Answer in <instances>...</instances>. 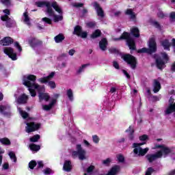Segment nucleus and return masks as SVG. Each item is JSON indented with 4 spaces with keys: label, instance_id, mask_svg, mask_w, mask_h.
Wrapping results in <instances>:
<instances>
[{
    "label": "nucleus",
    "instance_id": "obj_1",
    "mask_svg": "<svg viewBox=\"0 0 175 175\" xmlns=\"http://www.w3.org/2000/svg\"><path fill=\"white\" fill-rule=\"evenodd\" d=\"M36 76L33 75H25L23 79V84L27 87L29 92H30L31 96H36V91L38 92V98L40 100L49 101L50 96L47 93H44L46 88L43 85H39L36 83ZM36 90V91L35 90Z\"/></svg>",
    "mask_w": 175,
    "mask_h": 175
},
{
    "label": "nucleus",
    "instance_id": "obj_2",
    "mask_svg": "<svg viewBox=\"0 0 175 175\" xmlns=\"http://www.w3.org/2000/svg\"><path fill=\"white\" fill-rule=\"evenodd\" d=\"M35 5L38 8H44L45 6L46 8V14H48L49 17H53V21H55V23L62 21L63 18L62 15H55L54 10H53V8H51V4L50 3V1H39L36 2Z\"/></svg>",
    "mask_w": 175,
    "mask_h": 175
},
{
    "label": "nucleus",
    "instance_id": "obj_3",
    "mask_svg": "<svg viewBox=\"0 0 175 175\" xmlns=\"http://www.w3.org/2000/svg\"><path fill=\"white\" fill-rule=\"evenodd\" d=\"M154 148H160V150L154 154H148L146 158L149 162H152L158 158H162V157H166L167 154H170V149L165 145H156Z\"/></svg>",
    "mask_w": 175,
    "mask_h": 175
},
{
    "label": "nucleus",
    "instance_id": "obj_4",
    "mask_svg": "<svg viewBox=\"0 0 175 175\" xmlns=\"http://www.w3.org/2000/svg\"><path fill=\"white\" fill-rule=\"evenodd\" d=\"M144 144H146V142L133 144V153L135 157H144L148 152L150 150L148 148H142V146H144Z\"/></svg>",
    "mask_w": 175,
    "mask_h": 175
},
{
    "label": "nucleus",
    "instance_id": "obj_5",
    "mask_svg": "<svg viewBox=\"0 0 175 175\" xmlns=\"http://www.w3.org/2000/svg\"><path fill=\"white\" fill-rule=\"evenodd\" d=\"M148 49L142 48L138 51V53H147V54H152L157 51V42H155V37H152L148 41Z\"/></svg>",
    "mask_w": 175,
    "mask_h": 175
},
{
    "label": "nucleus",
    "instance_id": "obj_6",
    "mask_svg": "<svg viewBox=\"0 0 175 175\" xmlns=\"http://www.w3.org/2000/svg\"><path fill=\"white\" fill-rule=\"evenodd\" d=\"M76 150L72 151V156L73 158H79L81 161H84V159H87V151L83 149L81 144H77L76 146Z\"/></svg>",
    "mask_w": 175,
    "mask_h": 175
},
{
    "label": "nucleus",
    "instance_id": "obj_7",
    "mask_svg": "<svg viewBox=\"0 0 175 175\" xmlns=\"http://www.w3.org/2000/svg\"><path fill=\"white\" fill-rule=\"evenodd\" d=\"M169 62V55L166 53H162L160 57L156 59V64L159 69H163L165 64Z\"/></svg>",
    "mask_w": 175,
    "mask_h": 175
},
{
    "label": "nucleus",
    "instance_id": "obj_8",
    "mask_svg": "<svg viewBox=\"0 0 175 175\" xmlns=\"http://www.w3.org/2000/svg\"><path fill=\"white\" fill-rule=\"evenodd\" d=\"M120 39H125L127 42V44L130 50H135L136 46L135 45V40L131 38V36L129 33L124 32L120 38H115L114 40H120Z\"/></svg>",
    "mask_w": 175,
    "mask_h": 175
},
{
    "label": "nucleus",
    "instance_id": "obj_9",
    "mask_svg": "<svg viewBox=\"0 0 175 175\" xmlns=\"http://www.w3.org/2000/svg\"><path fill=\"white\" fill-rule=\"evenodd\" d=\"M122 58L125 62L131 66V69H135L137 62H136V58L131 55L127 54L122 56Z\"/></svg>",
    "mask_w": 175,
    "mask_h": 175
},
{
    "label": "nucleus",
    "instance_id": "obj_10",
    "mask_svg": "<svg viewBox=\"0 0 175 175\" xmlns=\"http://www.w3.org/2000/svg\"><path fill=\"white\" fill-rule=\"evenodd\" d=\"M18 95H20V91H17L14 94V97L16 98V102H17V103L19 105H25V103L28 102V95L25 94H21L19 96ZM17 96H18V98H17Z\"/></svg>",
    "mask_w": 175,
    "mask_h": 175
},
{
    "label": "nucleus",
    "instance_id": "obj_11",
    "mask_svg": "<svg viewBox=\"0 0 175 175\" xmlns=\"http://www.w3.org/2000/svg\"><path fill=\"white\" fill-rule=\"evenodd\" d=\"M26 126V132L29 133L31 132H35V131H38L40 128V124L35 123L33 122H25Z\"/></svg>",
    "mask_w": 175,
    "mask_h": 175
},
{
    "label": "nucleus",
    "instance_id": "obj_12",
    "mask_svg": "<svg viewBox=\"0 0 175 175\" xmlns=\"http://www.w3.org/2000/svg\"><path fill=\"white\" fill-rule=\"evenodd\" d=\"M1 18L2 21H5V26L8 28H12V27L16 25V21L12 18H9L7 15L1 16Z\"/></svg>",
    "mask_w": 175,
    "mask_h": 175
},
{
    "label": "nucleus",
    "instance_id": "obj_13",
    "mask_svg": "<svg viewBox=\"0 0 175 175\" xmlns=\"http://www.w3.org/2000/svg\"><path fill=\"white\" fill-rule=\"evenodd\" d=\"M92 6L95 9L98 16L100 18H103L105 17V12L103 11V9L102 8V7H100L99 3H98L97 2H94L92 3Z\"/></svg>",
    "mask_w": 175,
    "mask_h": 175
},
{
    "label": "nucleus",
    "instance_id": "obj_14",
    "mask_svg": "<svg viewBox=\"0 0 175 175\" xmlns=\"http://www.w3.org/2000/svg\"><path fill=\"white\" fill-rule=\"evenodd\" d=\"M4 53L8 55L12 61H16L17 59V54L14 53V51L11 47H6L3 50Z\"/></svg>",
    "mask_w": 175,
    "mask_h": 175
},
{
    "label": "nucleus",
    "instance_id": "obj_15",
    "mask_svg": "<svg viewBox=\"0 0 175 175\" xmlns=\"http://www.w3.org/2000/svg\"><path fill=\"white\" fill-rule=\"evenodd\" d=\"M59 94H54L55 98L51 100L49 105H42L43 110H46V111L50 110L53 107V106H54L55 103H57V98H59Z\"/></svg>",
    "mask_w": 175,
    "mask_h": 175
},
{
    "label": "nucleus",
    "instance_id": "obj_16",
    "mask_svg": "<svg viewBox=\"0 0 175 175\" xmlns=\"http://www.w3.org/2000/svg\"><path fill=\"white\" fill-rule=\"evenodd\" d=\"M75 35H77V36H81V38H87L88 33L86 31H83L81 30V27L77 26L74 29Z\"/></svg>",
    "mask_w": 175,
    "mask_h": 175
},
{
    "label": "nucleus",
    "instance_id": "obj_17",
    "mask_svg": "<svg viewBox=\"0 0 175 175\" xmlns=\"http://www.w3.org/2000/svg\"><path fill=\"white\" fill-rule=\"evenodd\" d=\"M13 43V39L10 37H5L3 40H0V44L1 46H9Z\"/></svg>",
    "mask_w": 175,
    "mask_h": 175
},
{
    "label": "nucleus",
    "instance_id": "obj_18",
    "mask_svg": "<svg viewBox=\"0 0 175 175\" xmlns=\"http://www.w3.org/2000/svg\"><path fill=\"white\" fill-rule=\"evenodd\" d=\"M51 6H52V8H53V9L55 10V12L59 13V14H62V9L61 8V6H59V4H58V3H57V1H53L51 3Z\"/></svg>",
    "mask_w": 175,
    "mask_h": 175
},
{
    "label": "nucleus",
    "instance_id": "obj_19",
    "mask_svg": "<svg viewBox=\"0 0 175 175\" xmlns=\"http://www.w3.org/2000/svg\"><path fill=\"white\" fill-rule=\"evenodd\" d=\"M126 132L129 135V140H133V139H135V135H133V133H135V130L132 126H130L129 129L126 130Z\"/></svg>",
    "mask_w": 175,
    "mask_h": 175
},
{
    "label": "nucleus",
    "instance_id": "obj_20",
    "mask_svg": "<svg viewBox=\"0 0 175 175\" xmlns=\"http://www.w3.org/2000/svg\"><path fill=\"white\" fill-rule=\"evenodd\" d=\"M99 47L100 50L105 51L107 49V40L106 38H103L99 42Z\"/></svg>",
    "mask_w": 175,
    "mask_h": 175
},
{
    "label": "nucleus",
    "instance_id": "obj_21",
    "mask_svg": "<svg viewBox=\"0 0 175 175\" xmlns=\"http://www.w3.org/2000/svg\"><path fill=\"white\" fill-rule=\"evenodd\" d=\"M161 46H163L164 50H167L168 51H170V46L172 44L169 42V40L165 39L161 42Z\"/></svg>",
    "mask_w": 175,
    "mask_h": 175
},
{
    "label": "nucleus",
    "instance_id": "obj_22",
    "mask_svg": "<svg viewBox=\"0 0 175 175\" xmlns=\"http://www.w3.org/2000/svg\"><path fill=\"white\" fill-rule=\"evenodd\" d=\"M30 20L31 19L29 18V15H28V12H24L23 15V21L25 23V24H27V25H31Z\"/></svg>",
    "mask_w": 175,
    "mask_h": 175
},
{
    "label": "nucleus",
    "instance_id": "obj_23",
    "mask_svg": "<svg viewBox=\"0 0 175 175\" xmlns=\"http://www.w3.org/2000/svg\"><path fill=\"white\" fill-rule=\"evenodd\" d=\"M63 169L66 172H70V170H72V163L70 161H66Z\"/></svg>",
    "mask_w": 175,
    "mask_h": 175
},
{
    "label": "nucleus",
    "instance_id": "obj_24",
    "mask_svg": "<svg viewBox=\"0 0 175 175\" xmlns=\"http://www.w3.org/2000/svg\"><path fill=\"white\" fill-rule=\"evenodd\" d=\"M153 87V91L155 94H157V92H159V90H161V83L157 80H154Z\"/></svg>",
    "mask_w": 175,
    "mask_h": 175
},
{
    "label": "nucleus",
    "instance_id": "obj_25",
    "mask_svg": "<svg viewBox=\"0 0 175 175\" xmlns=\"http://www.w3.org/2000/svg\"><path fill=\"white\" fill-rule=\"evenodd\" d=\"M38 44L39 41L36 38H31L29 40V44L31 46V47H36Z\"/></svg>",
    "mask_w": 175,
    "mask_h": 175
},
{
    "label": "nucleus",
    "instance_id": "obj_26",
    "mask_svg": "<svg viewBox=\"0 0 175 175\" xmlns=\"http://www.w3.org/2000/svg\"><path fill=\"white\" fill-rule=\"evenodd\" d=\"M125 13L126 14H127V16H130V18L131 20H136V14L133 13V11H132L131 9L127 10Z\"/></svg>",
    "mask_w": 175,
    "mask_h": 175
},
{
    "label": "nucleus",
    "instance_id": "obj_27",
    "mask_svg": "<svg viewBox=\"0 0 175 175\" xmlns=\"http://www.w3.org/2000/svg\"><path fill=\"white\" fill-rule=\"evenodd\" d=\"M131 32L135 38H139L140 36V33H139V29L137 27H133L131 29Z\"/></svg>",
    "mask_w": 175,
    "mask_h": 175
},
{
    "label": "nucleus",
    "instance_id": "obj_28",
    "mask_svg": "<svg viewBox=\"0 0 175 175\" xmlns=\"http://www.w3.org/2000/svg\"><path fill=\"white\" fill-rule=\"evenodd\" d=\"M1 113H9L10 111V107L9 105H0Z\"/></svg>",
    "mask_w": 175,
    "mask_h": 175
},
{
    "label": "nucleus",
    "instance_id": "obj_29",
    "mask_svg": "<svg viewBox=\"0 0 175 175\" xmlns=\"http://www.w3.org/2000/svg\"><path fill=\"white\" fill-rule=\"evenodd\" d=\"M88 66H90V64H83L78 68V70H77V73L78 75H80V73H83V72L85 70Z\"/></svg>",
    "mask_w": 175,
    "mask_h": 175
},
{
    "label": "nucleus",
    "instance_id": "obj_30",
    "mask_svg": "<svg viewBox=\"0 0 175 175\" xmlns=\"http://www.w3.org/2000/svg\"><path fill=\"white\" fill-rule=\"evenodd\" d=\"M66 95L69 99V100L73 101V90L72 89H68L66 90Z\"/></svg>",
    "mask_w": 175,
    "mask_h": 175
},
{
    "label": "nucleus",
    "instance_id": "obj_31",
    "mask_svg": "<svg viewBox=\"0 0 175 175\" xmlns=\"http://www.w3.org/2000/svg\"><path fill=\"white\" fill-rule=\"evenodd\" d=\"M64 39H65V37L62 34H59V35L56 36L54 38L55 42L56 43H61V42H62V40H64Z\"/></svg>",
    "mask_w": 175,
    "mask_h": 175
},
{
    "label": "nucleus",
    "instance_id": "obj_32",
    "mask_svg": "<svg viewBox=\"0 0 175 175\" xmlns=\"http://www.w3.org/2000/svg\"><path fill=\"white\" fill-rule=\"evenodd\" d=\"M18 110L23 118H28V113H27L25 111H23L21 108L18 107Z\"/></svg>",
    "mask_w": 175,
    "mask_h": 175
},
{
    "label": "nucleus",
    "instance_id": "obj_33",
    "mask_svg": "<svg viewBox=\"0 0 175 175\" xmlns=\"http://www.w3.org/2000/svg\"><path fill=\"white\" fill-rule=\"evenodd\" d=\"M29 148L31 151H39L40 150V146L32 144L29 145Z\"/></svg>",
    "mask_w": 175,
    "mask_h": 175
},
{
    "label": "nucleus",
    "instance_id": "obj_34",
    "mask_svg": "<svg viewBox=\"0 0 175 175\" xmlns=\"http://www.w3.org/2000/svg\"><path fill=\"white\" fill-rule=\"evenodd\" d=\"M38 81L41 84H46V83H49V79L47 77H44L42 78H40L38 79Z\"/></svg>",
    "mask_w": 175,
    "mask_h": 175
},
{
    "label": "nucleus",
    "instance_id": "obj_35",
    "mask_svg": "<svg viewBox=\"0 0 175 175\" xmlns=\"http://www.w3.org/2000/svg\"><path fill=\"white\" fill-rule=\"evenodd\" d=\"M98 36H100V30L97 29L92 34L91 38L95 39V38H98Z\"/></svg>",
    "mask_w": 175,
    "mask_h": 175
},
{
    "label": "nucleus",
    "instance_id": "obj_36",
    "mask_svg": "<svg viewBox=\"0 0 175 175\" xmlns=\"http://www.w3.org/2000/svg\"><path fill=\"white\" fill-rule=\"evenodd\" d=\"M48 86L50 87L51 90L57 88V85L55 84V82L54 81H48Z\"/></svg>",
    "mask_w": 175,
    "mask_h": 175
},
{
    "label": "nucleus",
    "instance_id": "obj_37",
    "mask_svg": "<svg viewBox=\"0 0 175 175\" xmlns=\"http://www.w3.org/2000/svg\"><path fill=\"white\" fill-rule=\"evenodd\" d=\"M0 142H1L2 144H5L6 146H9L10 144V140L8 138L0 139Z\"/></svg>",
    "mask_w": 175,
    "mask_h": 175
},
{
    "label": "nucleus",
    "instance_id": "obj_38",
    "mask_svg": "<svg viewBox=\"0 0 175 175\" xmlns=\"http://www.w3.org/2000/svg\"><path fill=\"white\" fill-rule=\"evenodd\" d=\"M40 139V135H36L30 138V142L35 143V142H38V140H39Z\"/></svg>",
    "mask_w": 175,
    "mask_h": 175
},
{
    "label": "nucleus",
    "instance_id": "obj_39",
    "mask_svg": "<svg viewBox=\"0 0 175 175\" xmlns=\"http://www.w3.org/2000/svg\"><path fill=\"white\" fill-rule=\"evenodd\" d=\"M8 155H9L10 159H12V161H13V162H16L17 159L16 158V154H14V152H10Z\"/></svg>",
    "mask_w": 175,
    "mask_h": 175
},
{
    "label": "nucleus",
    "instance_id": "obj_40",
    "mask_svg": "<svg viewBox=\"0 0 175 175\" xmlns=\"http://www.w3.org/2000/svg\"><path fill=\"white\" fill-rule=\"evenodd\" d=\"M72 6H73V8H83L84 4L83 3H73Z\"/></svg>",
    "mask_w": 175,
    "mask_h": 175
},
{
    "label": "nucleus",
    "instance_id": "obj_41",
    "mask_svg": "<svg viewBox=\"0 0 175 175\" xmlns=\"http://www.w3.org/2000/svg\"><path fill=\"white\" fill-rule=\"evenodd\" d=\"M36 166V161H31L29 163V167L30 169H33V167H35Z\"/></svg>",
    "mask_w": 175,
    "mask_h": 175
},
{
    "label": "nucleus",
    "instance_id": "obj_42",
    "mask_svg": "<svg viewBox=\"0 0 175 175\" xmlns=\"http://www.w3.org/2000/svg\"><path fill=\"white\" fill-rule=\"evenodd\" d=\"M111 162V159L108 158L103 161V164L105 165V166H108V165H110Z\"/></svg>",
    "mask_w": 175,
    "mask_h": 175
},
{
    "label": "nucleus",
    "instance_id": "obj_43",
    "mask_svg": "<svg viewBox=\"0 0 175 175\" xmlns=\"http://www.w3.org/2000/svg\"><path fill=\"white\" fill-rule=\"evenodd\" d=\"M0 1L5 6H10V0H1Z\"/></svg>",
    "mask_w": 175,
    "mask_h": 175
},
{
    "label": "nucleus",
    "instance_id": "obj_44",
    "mask_svg": "<svg viewBox=\"0 0 175 175\" xmlns=\"http://www.w3.org/2000/svg\"><path fill=\"white\" fill-rule=\"evenodd\" d=\"M53 172L51 170L50 168H46L44 170V174L45 175H49V174H53Z\"/></svg>",
    "mask_w": 175,
    "mask_h": 175
},
{
    "label": "nucleus",
    "instance_id": "obj_45",
    "mask_svg": "<svg viewBox=\"0 0 175 175\" xmlns=\"http://www.w3.org/2000/svg\"><path fill=\"white\" fill-rule=\"evenodd\" d=\"M139 140L141 142H146V140H148V135H143L139 137Z\"/></svg>",
    "mask_w": 175,
    "mask_h": 175
},
{
    "label": "nucleus",
    "instance_id": "obj_46",
    "mask_svg": "<svg viewBox=\"0 0 175 175\" xmlns=\"http://www.w3.org/2000/svg\"><path fill=\"white\" fill-rule=\"evenodd\" d=\"M152 25H153V27H155V28H161V25H159V23L155 21H152L151 22Z\"/></svg>",
    "mask_w": 175,
    "mask_h": 175
},
{
    "label": "nucleus",
    "instance_id": "obj_47",
    "mask_svg": "<svg viewBox=\"0 0 175 175\" xmlns=\"http://www.w3.org/2000/svg\"><path fill=\"white\" fill-rule=\"evenodd\" d=\"M42 21H44V23H46V24H51V19L47 17L42 18Z\"/></svg>",
    "mask_w": 175,
    "mask_h": 175
},
{
    "label": "nucleus",
    "instance_id": "obj_48",
    "mask_svg": "<svg viewBox=\"0 0 175 175\" xmlns=\"http://www.w3.org/2000/svg\"><path fill=\"white\" fill-rule=\"evenodd\" d=\"M14 46L18 49L19 53H21V51H23V49H21V46H20V44H18V42H15Z\"/></svg>",
    "mask_w": 175,
    "mask_h": 175
},
{
    "label": "nucleus",
    "instance_id": "obj_49",
    "mask_svg": "<svg viewBox=\"0 0 175 175\" xmlns=\"http://www.w3.org/2000/svg\"><path fill=\"white\" fill-rule=\"evenodd\" d=\"M170 18L171 21H175V12H172L170 14Z\"/></svg>",
    "mask_w": 175,
    "mask_h": 175
},
{
    "label": "nucleus",
    "instance_id": "obj_50",
    "mask_svg": "<svg viewBox=\"0 0 175 175\" xmlns=\"http://www.w3.org/2000/svg\"><path fill=\"white\" fill-rule=\"evenodd\" d=\"M157 16L159 18H164L165 17V14L162 11H159L157 12Z\"/></svg>",
    "mask_w": 175,
    "mask_h": 175
},
{
    "label": "nucleus",
    "instance_id": "obj_51",
    "mask_svg": "<svg viewBox=\"0 0 175 175\" xmlns=\"http://www.w3.org/2000/svg\"><path fill=\"white\" fill-rule=\"evenodd\" d=\"M94 143L98 144L99 143V137L98 135H93L92 136Z\"/></svg>",
    "mask_w": 175,
    "mask_h": 175
},
{
    "label": "nucleus",
    "instance_id": "obj_52",
    "mask_svg": "<svg viewBox=\"0 0 175 175\" xmlns=\"http://www.w3.org/2000/svg\"><path fill=\"white\" fill-rule=\"evenodd\" d=\"M153 172L154 169H152V167H149L148 168L145 175H150L152 174V173H153Z\"/></svg>",
    "mask_w": 175,
    "mask_h": 175
},
{
    "label": "nucleus",
    "instance_id": "obj_53",
    "mask_svg": "<svg viewBox=\"0 0 175 175\" xmlns=\"http://www.w3.org/2000/svg\"><path fill=\"white\" fill-rule=\"evenodd\" d=\"M109 51L111 54H116V53H118V51L116 48H110L109 49Z\"/></svg>",
    "mask_w": 175,
    "mask_h": 175
},
{
    "label": "nucleus",
    "instance_id": "obj_54",
    "mask_svg": "<svg viewBox=\"0 0 175 175\" xmlns=\"http://www.w3.org/2000/svg\"><path fill=\"white\" fill-rule=\"evenodd\" d=\"M54 76H55V72H52L49 74V75L46 76V78H48V80H51Z\"/></svg>",
    "mask_w": 175,
    "mask_h": 175
},
{
    "label": "nucleus",
    "instance_id": "obj_55",
    "mask_svg": "<svg viewBox=\"0 0 175 175\" xmlns=\"http://www.w3.org/2000/svg\"><path fill=\"white\" fill-rule=\"evenodd\" d=\"M3 12L5 14L3 16H7V17H9L10 16V10L9 9H5L3 10Z\"/></svg>",
    "mask_w": 175,
    "mask_h": 175
},
{
    "label": "nucleus",
    "instance_id": "obj_56",
    "mask_svg": "<svg viewBox=\"0 0 175 175\" xmlns=\"http://www.w3.org/2000/svg\"><path fill=\"white\" fill-rule=\"evenodd\" d=\"M117 159L119 162H124V156H122V154H118L117 156Z\"/></svg>",
    "mask_w": 175,
    "mask_h": 175
},
{
    "label": "nucleus",
    "instance_id": "obj_57",
    "mask_svg": "<svg viewBox=\"0 0 175 175\" xmlns=\"http://www.w3.org/2000/svg\"><path fill=\"white\" fill-rule=\"evenodd\" d=\"M172 46L173 49V52L175 53V38L172 40Z\"/></svg>",
    "mask_w": 175,
    "mask_h": 175
},
{
    "label": "nucleus",
    "instance_id": "obj_58",
    "mask_svg": "<svg viewBox=\"0 0 175 175\" xmlns=\"http://www.w3.org/2000/svg\"><path fill=\"white\" fill-rule=\"evenodd\" d=\"M95 167H94V165H91L90 166L88 170H87V172L88 173H91V172H92V170H94Z\"/></svg>",
    "mask_w": 175,
    "mask_h": 175
},
{
    "label": "nucleus",
    "instance_id": "obj_59",
    "mask_svg": "<svg viewBox=\"0 0 175 175\" xmlns=\"http://www.w3.org/2000/svg\"><path fill=\"white\" fill-rule=\"evenodd\" d=\"M88 27H90L92 28V27H95V23L94 22H89L87 23Z\"/></svg>",
    "mask_w": 175,
    "mask_h": 175
},
{
    "label": "nucleus",
    "instance_id": "obj_60",
    "mask_svg": "<svg viewBox=\"0 0 175 175\" xmlns=\"http://www.w3.org/2000/svg\"><path fill=\"white\" fill-rule=\"evenodd\" d=\"M113 66L116 69H120V65L117 62H113Z\"/></svg>",
    "mask_w": 175,
    "mask_h": 175
},
{
    "label": "nucleus",
    "instance_id": "obj_61",
    "mask_svg": "<svg viewBox=\"0 0 175 175\" xmlns=\"http://www.w3.org/2000/svg\"><path fill=\"white\" fill-rule=\"evenodd\" d=\"M75 53H76V51L75 49H70L69 51H68V54L69 55H74Z\"/></svg>",
    "mask_w": 175,
    "mask_h": 175
},
{
    "label": "nucleus",
    "instance_id": "obj_62",
    "mask_svg": "<svg viewBox=\"0 0 175 175\" xmlns=\"http://www.w3.org/2000/svg\"><path fill=\"white\" fill-rule=\"evenodd\" d=\"M3 169H4L5 170L9 169V164L5 163L3 165Z\"/></svg>",
    "mask_w": 175,
    "mask_h": 175
},
{
    "label": "nucleus",
    "instance_id": "obj_63",
    "mask_svg": "<svg viewBox=\"0 0 175 175\" xmlns=\"http://www.w3.org/2000/svg\"><path fill=\"white\" fill-rule=\"evenodd\" d=\"M83 144H85V146L86 147H90V142H88V141H87L85 139L83 140Z\"/></svg>",
    "mask_w": 175,
    "mask_h": 175
},
{
    "label": "nucleus",
    "instance_id": "obj_64",
    "mask_svg": "<svg viewBox=\"0 0 175 175\" xmlns=\"http://www.w3.org/2000/svg\"><path fill=\"white\" fill-rule=\"evenodd\" d=\"M38 167H39V168L43 167V162H42V161H38Z\"/></svg>",
    "mask_w": 175,
    "mask_h": 175
}]
</instances>
